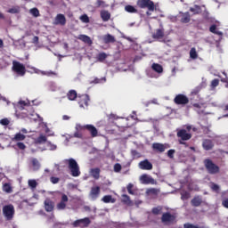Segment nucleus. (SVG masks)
<instances>
[{"label": "nucleus", "mask_w": 228, "mask_h": 228, "mask_svg": "<svg viewBox=\"0 0 228 228\" xmlns=\"http://www.w3.org/2000/svg\"><path fill=\"white\" fill-rule=\"evenodd\" d=\"M83 130L76 129V132L74 133L75 138H83V134L81 133Z\"/></svg>", "instance_id": "nucleus-47"}, {"label": "nucleus", "mask_w": 228, "mask_h": 228, "mask_svg": "<svg viewBox=\"0 0 228 228\" xmlns=\"http://www.w3.org/2000/svg\"><path fill=\"white\" fill-rule=\"evenodd\" d=\"M90 96L88 94L78 95V104L80 108H88Z\"/></svg>", "instance_id": "nucleus-12"}, {"label": "nucleus", "mask_w": 228, "mask_h": 228, "mask_svg": "<svg viewBox=\"0 0 228 228\" xmlns=\"http://www.w3.org/2000/svg\"><path fill=\"white\" fill-rule=\"evenodd\" d=\"M203 164L208 174H210L211 175L220 174V167L215 164L211 159H205Z\"/></svg>", "instance_id": "nucleus-1"}, {"label": "nucleus", "mask_w": 228, "mask_h": 228, "mask_svg": "<svg viewBox=\"0 0 228 228\" xmlns=\"http://www.w3.org/2000/svg\"><path fill=\"white\" fill-rule=\"evenodd\" d=\"M209 31H210V33H216V25H212V26H210V28H209Z\"/></svg>", "instance_id": "nucleus-61"}, {"label": "nucleus", "mask_w": 228, "mask_h": 228, "mask_svg": "<svg viewBox=\"0 0 228 228\" xmlns=\"http://www.w3.org/2000/svg\"><path fill=\"white\" fill-rule=\"evenodd\" d=\"M45 209L47 213H51V211L54 209V202L49 199H46L45 200Z\"/></svg>", "instance_id": "nucleus-17"}, {"label": "nucleus", "mask_w": 228, "mask_h": 228, "mask_svg": "<svg viewBox=\"0 0 228 228\" xmlns=\"http://www.w3.org/2000/svg\"><path fill=\"white\" fill-rule=\"evenodd\" d=\"M224 77L221 78V82L222 83H227L228 82V78H227V73L226 72H223Z\"/></svg>", "instance_id": "nucleus-62"}, {"label": "nucleus", "mask_w": 228, "mask_h": 228, "mask_svg": "<svg viewBox=\"0 0 228 228\" xmlns=\"http://www.w3.org/2000/svg\"><path fill=\"white\" fill-rule=\"evenodd\" d=\"M191 204L193 208H199L202 204V198L195 196L191 200Z\"/></svg>", "instance_id": "nucleus-24"}, {"label": "nucleus", "mask_w": 228, "mask_h": 228, "mask_svg": "<svg viewBox=\"0 0 228 228\" xmlns=\"http://www.w3.org/2000/svg\"><path fill=\"white\" fill-rule=\"evenodd\" d=\"M38 37L37 36H35L34 37H33V39H32V42H33V44H38Z\"/></svg>", "instance_id": "nucleus-63"}, {"label": "nucleus", "mask_w": 228, "mask_h": 228, "mask_svg": "<svg viewBox=\"0 0 228 228\" xmlns=\"http://www.w3.org/2000/svg\"><path fill=\"white\" fill-rule=\"evenodd\" d=\"M142 184H155L156 180L148 175H142L140 177Z\"/></svg>", "instance_id": "nucleus-15"}, {"label": "nucleus", "mask_w": 228, "mask_h": 228, "mask_svg": "<svg viewBox=\"0 0 228 228\" xmlns=\"http://www.w3.org/2000/svg\"><path fill=\"white\" fill-rule=\"evenodd\" d=\"M32 166L34 167V168H40V162H38V159H33Z\"/></svg>", "instance_id": "nucleus-46"}, {"label": "nucleus", "mask_w": 228, "mask_h": 228, "mask_svg": "<svg viewBox=\"0 0 228 228\" xmlns=\"http://www.w3.org/2000/svg\"><path fill=\"white\" fill-rule=\"evenodd\" d=\"M191 195L190 192L188 191H183L181 193V199L182 200H188V199H190Z\"/></svg>", "instance_id": "nucleus-42"}, {"label": "nucleus", "mask_w": 228, "mask_h": 228, "mask_svg": "<svg viewBox=\"0 0 228 228\" xmlns=\"http://www.w3.org/2000/svg\"><path fill=\"white\" fill-rule=\"evenodd\" d=\"M161 222L162 224H175V216L170 212H166L162 214Z\"/></svg>", "instance_id": "nucleus-10"}, {"label": "nucleus", "mask_w": 228, "mask_h": 228, "mask_svg": "<svg viewBox=\"0 0 228 228\" xmlns=\"http://www.w3.org/2000/svg\"><path fill=\"white\" fill-rule=\"evenodd\" d=\"M174 154H175V150L171 149L167 151V157H169L170 159H174Z\"/></svg>", "instance_id": "nucleus-48"}, {"label": "nucleus", "mask_w": 228, "mask_h": 228, "mask_svg": "<svg viewBox=\"0 0 228 228\" xmlns=\"http://www.w3.org/2000/svg\"><path fill=\"white\" fill-rule=\"evenodd\" d=\"M106 58H108V54H106V53L102 52V53H98L97 55V60L98 61H104V60H106Z\"/></svg>", "instance_id": "nucleus-37"}, {"label": "nucleus", "mask_w": 228, "mask_h": 228, "mask_svg": "<svg viewBox=\"0 0 228 228\" xmlns=\"http://www.w3.org/2000/svg\"><path fill=\"white\" fill-rule=\"evenodd\" d=\"M158 193H159V189L150 188L146 190L147 195H158Z\"/></svg>", "instance_id": "nucleus-35"}, {"label": "nucleus", "mask_w": 228, "mask_h": 228, "mask_svg": "<svg viewBox=\"0 0 228 228\" xmlns=\"http://www.w3.org/2000/svg\"><path fill=\"white\" fill-rule=\"evenodd\" d=\"M50 181L53 184H58L60 183V178L56 177V176H52L50 178Z\"/></svg>", "instance_id": "nucleus-53"}, {"label": "nucleus", "mask_w": 228, "mask_h": 228, "mask_svg": "<svg viewBox=\"0 0 228 228\" xmlns=\"http://www.w3.org/2000/svg\"><path fill=\"white\" fill-rule=\"evenodd\" d=\"M178 138H181L179 141L180 145H185L188 140H191V134L188 133L185 129H181L177 132Z\"/></svg>", "instance_id": "nucleus-6"}, {"label": "nucleus", "mask_w": 228, "mask_h": 228, "mask_svg": "<svg viewBox=\"0 0 228 228\" xmlns=\"http://www.w3.org/2000/svg\"><path fill=\"white\" fill-rule=\"evenodd\" d=\"M77 39L84 42V44H87L88 45H92V44H94V42L92 41V38H90V37L86 35H83V34L79 35Z\"/></svg>", "instance_id": "nucleus-23"}, {"label": "nucleus", "mask_w": 228, "mask_h": 228, "mask_svg": "<svg viewBox=\"0 0 228 228\" xmlns=\"http://www.w3.org/2000/svg\"><path fill=\"white\" fill-rule=\"evenodd\" d=\"M3 213L7 220H12V218H13V215L15 214V208H13V205H5L3 208Z\"/></svg>", "instance_id": "nucleus-9"}, {"label": "nucleus", "mask_w": 228, "mask_h": 228, "mask_svg": "<svg viewBox=\"0 0 228 228\" xmlns=\"http://www.w3.org/2000/svg\"><path fill=\"white\" fill-rule=\"evenodd\" d=\"M121 197V202H123V204H126V206H133V201L127 194H123Z\"/></svg>", "instance_id": "nucleus-25"}, {"label": "nucleus", "mask_w": 228, "mask_h": 228, "mask_svg": "<svg viewBox=\"0 0 228 228\" xmlns=\"http://www.w3.org/2000/svg\"><path fill=\"white\" fill-rule=\"evenodd\" d=\"M190 12H191L193 15H200V13H202V8L200 5L195 4L193 7L190 8Z\"/></svg>", "instance_id": "nucleus-26"}, {"label": "nucleus", "mask_w": 228, "mask_h": 228, "mask_svg": "<svg viewBox=\"0 0 228 228\" xmlns=\"http://www.w3.org/2000/svg\"><path fill=\"white\" fill-rule=\"evenodd\" d=\"M67 97L69 101H76V99H77V92H76V90H70L67 94Z\"/></svg>", "instance_id": "nucleus-29"}, {"label": "nucleus", "mask_w": 228, "mask_h": 228, "mask_svg": "<svg viewBox=\"0 0 228 228\" xmlns=\"http://www.w3.org/2000/svg\"><path fill=\"white\" fill-rule=\"evenodd\" d=\"M151 69H152V70H154V72H157V74L163 73V66H161L160 64L153 63L151 65Z\"/></svg>", "instance_id": "nucleus-28"}, {"label": "nucleus", "mask_w": 228, "mask_h": 228, "mask_svg": "<svg viewBox=\"0 0 228 228\" xmlns=\"http://www.w3.org/2000/svg\"><path fill=\"white\" fill-rule=\"evenodd\" d=\"M200 90H202V86H198L194 89H192L191 94V95H198V94L200 93Z\"/></svg>", "instance_id": "nucleus-41"}, {"label": "nucleus", "mask_w": 228, "mask_h": 228, "mask_svg": "<svg viewBox=\"0 0 228 228\" xmlns=\"http://www.w3.org/2000/svg\"><path fill=\"white\" fill-rule=\"evenodd\" d=\"M66 163L68 164V168L71 172L72 177H79L81 175V171L79 170V165L77 161L74 159H66Z\"/></svg>", "instance_id": "nucleus-2"}, {"label": "nucleus", "mask_w": 228, "mask_h": 228, "mask_svg": "<svg viewBox=\"0 0 228 228\" xmlns=\"http://www.w3.org/2000/svg\"><path fill=\"white\" fill-rule=\"evenodd\" d=\"M102 81H106V78H94V80L93 81V83H94L95 85L99 84V83H102Z\"/></svg>", "instance_id": "nucleus-58"}, {"label": "nucleus", "mask_w": 228, "mask_h": 228, "mask_svg": "<svg viewBox=\"0 0 228 228\" xmlns=\"http://www.w3.org/2000/svg\"><path fill=\"white\" fill-rule=\"evenodd\" d=\"M190 58H191V60H197L199 58V53H197V49H195V47H192L190 50Z\"/></svg>", "instance_id": "nucleus-34"}, {"label": "nucleus", "mask_w": 228, "mask_h": 228, "mask_svg": "<svg viewBox=\"0 0 228 228\" xmlns=\"http://www.w3.org/2000/svg\"><path fill=\"white\" fill-rule=\"evenodd\" d=\"M28 186H30V188H35L37 186V181L36 180H29L28 181Z\"/></svg>", "instance_id": "nucleus-57"}, {"label": "nucleus", "mask_w": 228, "mask_h": 228, "mask_svg": "<svg viewBox=\"0 0 228 228\" xmlns=\"http://www.w3.org/2000/svg\"><path fill=\"white\" fill-rule=\"evenodd\" d=\"M12 70L15 72L18 76H25L26 75V66L20 63V61H13Z\"/></svg>", "instance_id": "nucleus-5"}, {"label": "nucleus", "mask_w": 228, "mask_h": 228, "mask_svg": "<svg viewBox=\"0 0 228 228\" xmlns=\"http://www.w3.org/2000/svg\"><path fill=\"white\" fill-rule=\"evenodd\" d=\"M190 20H191V16L190 15L189 12L182 13V17L180 20V22H182V24H188Z\"/></svg>", "instance_id": "nucleus-22"}, {"label": "nucleus", "mask_w": 228, "mask_h": 228, "mask_svg": "<svg viewBox=\"0 0 228 228\" xmlns=\"http://www.w3.org/2000/svg\"><path fill=\"white\" fill-rule=\"evenodd\" d=\"M132 156L134 158H140V152H138V151H136V150H134V151H132Z\"/></svg>", "instance_id": "nucleus-60"}, {"label": "nucleus", "mask_w": 228, "mask_h": 228, "mask_svg": "<svg viewBox=\"0 0 228 228\" xmlns=\"http://www.w3.org/2000/svg\"><path fill=\"white\" fill-rule=\"evenodd\" d=\"M102 202H104L105 204H110V202L111 204L115 203V200L113 199V197L111 195H105L103 196V198L102 199Z\"/></svg>", "instance_id": "nucleus-32"}, {"label": "nucleus", "mask_w": 228, "mask_h": 228, "mask_svg": "<svg viewBox=\"0 0 228 228\" xmlns=\"http://www.w3.org/2000/svg\"><path fill=\"white\" fill-rule=\"evenodd\" d=\"M24 140H26V135L20 133L16 134L12 138V142H24Z\"/></svg>", "instance_id": "nucleus-31"}, {"label": "nucleus", "mask_w": 228, "mask_h": 228, "mask_svg": "<svg viewBox=\"0 0 228 228\" xmlns=\"http://www.w3.org/2000/svg\"><path fill=\"white\" fill-rule=\"evenodd\" d=\"M175 104H177L178 106H186L188 102H190V99L188 96L179 94L174 98Z\"/></svg>", "instance_id": "nucleus-7"}, {"label": "nucleus", "mask_w": 228, "mask_h": 228, "mask_svg": "<svg viewBox=\"0 0 228 228\" xmlns=\"http://www.w3.org/2000/svg\"><path fill=\"white\" fill-rule=\"evenodd\" d=\"M163 37H165V31H163V28H158L155 33L152 34V38L155 40H161Z\"/></svg>", "instance_id": "nucleus-19"}, {"label": "nucleus", "mask_w": 228, "mask_h": 228, "mask_svg": "<svg viewBox=\"0 0 228 228\" xmlns=\"http://www.w3.org/2000/svg\"><path fill=\"white\" fill-rule=\"evenodd\" d=\"M29 13H31L33 17H40V11H38V8L37 7L30 9Z\"/></svg>", "instance_id": "nucleus-38"}, {"label": "nucleus", "mask_w": 228, "mask_h": 228, "mask_svg": "<svg viewBox=\"0 0 228 228\" xmlns=\"http://www.w3.org/2000/svg\"><path fill=\"white\" fill-rule=\"evenodd\" d=\"M105 44H113L115 42V37L108 34L104 38Z\"/></svg>", "instance_id": "nucleus-36"}, {"label": "nucleus", "mask_w": 228, "mask_h": 228, "mask_svg": "<svg viewBox=\"0 0 228 228\" xmlns=\"http://www.w3.org/2000/svg\"><path fill=\"white\" fill-rule=\"evenodd\" d=\"M91 175L94 179H99L101 176V169L99 167L91 169Z\"/></svg>", "instance_id": "nucleus-30"}, {"label": "nucleus", "mask_w": 228, "mask_h": 228, "mask_svg": "<svg viewBox=\"0 0 228 228\" xmlns=\"http://www.w3.org/2000/svg\"><path fill=\"white\" fill-rule=\"evenodd\" d=\"M214 35H218L219 37H223L224 33L222 31L216 30V32H214Z\"/></svg>", "instance_id": "nucleus-64"}, {"label": "nucleus", "mask_w": 228, "mask_h": 228, "mask_svg": "<svg viewBox=\"0 0 228 228\" xmlns=\"http://www.w3.org/2000/svg\"><path fill=\"white\" fill-rule=\"evenodd\" d=\"M222 206H223L224 208H225L226 209H228V198L223 200V201H222Z\"/></svg>", "instance_id": "nucleus-59"}, {"label": "nucleus", "mask_w": 228, "mask_h": 228, "mask_svg": "<svg viewBox=\"0 0 228 228\" xmlns=\"http://www.w3.org/2000/svg\"><path fill=\"white\" fill-rule=\"evenodd\" d=\"M55 24H60L61 26H65L67 24V18L65 15L60 13L55 17Z\"/></svg>", "instance_id": "nucleus-18"}, {"label": "nucleus", "mask_w": 228, "mask_h": 228, "mask_svg": "<svg viewBox=\"0 0 228 228\" xmlns=\"http://www.w3.org/2000/svg\"><path fill=\"white\" fill-rule=\"evenodd\" d=\"M138 167L141 170H152V163L149 159L139 162Z\"/></svg>", "instance_id": "nucleus-14"}, {"label": "nucleus", "mask_w": 228, "mask_h": 228, "mask_svg": "<svg viewBox=\"0 0 228 228\" xmlns=\"http://www.w3.org/2000/svg\"><path fill=\"white\" fill-rule=\"evenodd\" d=\"M125 10L128 12V13H138V9L134 8V6L133 5H126L125 6Z\"/></svg>", "instance_id": "nucleus-33"}, {"label": "nucleus", "mask_w": 228, "mask_h": 228, "mask_svg": "<svg viewBox=\"0 0 228 228\" xmlns=\"http://www.w3.org/2000/svg\"><path fill=\"white\" fill-rule=\"evenodd\" d=\"M202 146L205 151H211V149L215 147V144H213V141L209 139H205L203 141Z\"/></svg>", "instance_id": "nucleus-20"}, {"label": "nucleus", "mask_w": 228, "mask_h": 228, "mask_svg": "<svg viewBox=\"0 0 228 228\" xmlns=\"http://www.w3.org/2000/svg\"><path fill=\"white\" fill-rule=\"evenodd\" d=\"M138 8L149 10V12H154L156 10V5L152 0H137L136 3Z\"/></svg>", "instance_id": "nucleus-3"}, {"label": "nucleus", "mask_w": 228, "mask_h": 228, "mask_svg": "<svg viewBox=\"0 0 228 228\" xmlns=\"http://www.w3.org/2000/svg\"><path fill=\"white\" fill-rule=\"evenodd\" d=\"M16 146L18 147V149H20V151H24L26 149V144L21 142H17Z\"/></svg>", "instance_id": "nucleus-49"}, {"label": "nucleus", "mask_w": 228, "mask_h": 228, "mask_svg": "<svg viewBox=\"0 0 228 228\" xmlns=\"http://www.w3.org/2000/svg\"><path fill=\"white\" fill-rule=\"evenodd\" d=\"M218 85H220V80L218 78H215L214 80H212L211 82L212 88H216Z\"/></svg>", "instance_id": "nucleus-45"}, {"label": "nucleus", "mask_w": 228, "mask_h": 228, "mask_svg": "<svg viewBox=\"0 0 228 228\" xmlns=\"http://www.w3.org/2000/svg\"><path fill=\"white\" fill-rule=\"evenodd\" d=\"M161 211H163V207H156V208H153L151 212L153 215H159L161 213Z\"/></svg>", "instance_id": "nucleus-40"}, {"label": "nucleus", "mask_w": 228, "mask_h": 228, "mask_svg": "<svg viewBox=\"0 0 228 228\" xmlns=\"http://www.w3.org/2000/svg\"><path fill=\"white\" fill-rule=\"evenodd\" d=\"M67 202H69V196H67L65 193H61V201L56 206L57 209H59V211L66 209Z\"/></svg>", "instance_id": "nucleus-11"}, {"label": "nucleus", "mask_w": 228, "mask_h": 228, "mask_svg": "<svg viewBox=\"0 0 228 228\" xmlns=\"http://www.w3.org/2000/svg\"><path fill=\"white\" fill-rule=\"evenodd\" d=\"M92 224V221L89 217H85L83 219H77L72 223L73 227H81V228H86L88 225Z\"/></svg>", "instance_id": "nucleus-8"}, {"label": "nucleus", "mask_w": 228, "mask_h": 228, "mask_svg": "<svg viewBox=\"0 0 228 228\" xmlns=\"http://www.w3.org/2000/svg\"><path fill=\"white\" fill-rule=\"evenodd\" d=\"M210 188H211V190H212L213 191H216V192L220 191V185H218V184H216V183H211Z\"/></svg>", "instance_id": "nucleus-44"}, {"label": "nucleus", "mask_w": 228, "mask_h": 228, "mask_svg": "<svg viewBox=\"0 0 228 228\" xmlns=\"http://www.w3.org/2000/svg\"><path fill=\"white\" fill-rule=\"evenodd\" d=\"M89 195L92 200H97V199H99V195H101V187H92Z\"/></svg>", "instance_id": "nucleus-13"}, {"label": "nucleus", "mask_w": 228, "mask_h": 228, "mask_svg": "<svg viewBox=\"0 0 228 228\" xmlns=\"http://www.w3.org/2000/svg\"><path fill=\"white\" fill-rule=\"evenodd\" d=\"M100 16H101V19L103 20V22H108V20H110V19H111V13H110L106 10L101 11Z\"/></svg>", "instance_id": "nucleus-21"}, {"label": "nucleus", "mask_w": 228, "mask_h": 228, "mask_svg": "<svg viewBox=\"0 0 228 228\" xmlns=\"http://www.w3.org/2000/svg\"><path fill=\"white\" fill-rule=\"evenodd\" d=\"M106 3L103 0H97L96 2V6L97 8H101V6H102V8H104L106 5Z\"/></svg>", "instance_id": "nucleus-51"}, {"label": "nucleus", "mask_w": 228, "mask_h": 228, "mask_svg": "<svg viewBox=\"0 0 228 228\" xmlns=\"http://www.w3.org/2000/svg\"><path fill=\"white\" fill-rule=\"evenodd\" d=\"M126 190L130 195H134V191H133V183H129L126 186Z\"/></svg>", "instance_id": "nucleus-50"}, {"label": "nucleus", "mask_w": 228, "mask_h": 228, "mask_svg": "<svg viewBox=\"0 0 228 228\" xmlns=\"http://www.w3.org/2000/svg\"><path fill=\"white\" fill-rule=\"evenodd\" d=\"M0 124L2 126H9L10 120L8 118H3V119L0 120Z\"/></svg>", "instance_id": "nucleus-55"}, {"label": "nucleus", "mask_w": 228, "mask_h": 228, "mask_svg": "<svg viewBox=\"0 0 228 228\" xmlns=\"http://www.w3.org/2000/svg\"><path fill=\"white\" fill-rule=\"evenodd\" d=\"M8 13H19L20 10L19 7H12L11 9H9Z\"/></svg>", "instance_id": "nucleus-54"}, {"label": "nucleus", "mask_w": 228, "mask_h": 228, "mask_svg": "<svg viewBox=\"0 0 228 228\" xmlns=\"http://www.w3.org/2000/svg\"><path fill=\"white\" fill-rule=\"evenodd\" d=\"M47 142V136L44 134H40L36 140L35 143L37 145H42V143H45Z\"/></svg>", "instance_id": "nucleus-27"}, {"label": "nucleus", "mask_w": 228, "mask_h": 228, "mask_svg": "<svg viewBox=\"0 0 228 228\" xmlns=\"http://www.w3.org/2000/svg\"><path fill=\"white\" fill-rule=\"evenodd\" d=\"M76 129H77L78 131H83V130L86 129V131L90 132V134L93 138H95V136H97V134H99V131L97 130V128L95 126H94V125L82 126L81 124H77Z\"/></svg>", "instance_id": "nucleus-4"}, {"label": "nucleus", "mask_w": 228, "mask_h": 228, "mask_svg": "<svg viewBox=\"0 0 228 228\" xmlns=\"http://www.w3.org/2000/svg\"><path fill=\"white\" fill-rule=\"evenodd\" d=\"M151 147L156 152H165L167 151V145L159 142H154Z\"/></svg>", "instance_id": "nucleus-16"}, {"label": "nucleus", "mask_w": 228, "mask_h": 228, "mask_svg": "<svg viewBox=\"0 0 228 228\" xmlns=\"http://www.w3.org/2000/svg\"><path fill=\"white\" fill-rule=\"evenodd\" d=\"M122 170V166L119 163H117L114 165V171L115 172H120Z\"/></svg>", "instance_id": "nucleus-56"}, {"label": "nucleus", "mask_w": 228, "mask_h": 228, "mask_svg": "<svg viewBox=\"0 0 228 228\" xmlns=\"http://www.w3.org/2000/svg\"><path fill=\"white\" fill-rule=\"evenodd\" d=\"M3 190L4 191H5V193H12V185H10V183H4L3 186Z\"/></svg>", "instance_id": "nucleus-39"}, {"label": "nucleus", "mask_w": 228, "mask_h": 228, "mask_svg": "<svg viewBox=\"0 0 228 228\" xmlns=\"http://www.w3.org/2000/svg\"><path fill=\"white\" fill-rule=\"evenodd\" d=\"M47 147L49 148V151H56L57 149V146L51 142H47Z\"/></svg>", "instance_id": "nucleus-52"}, {"label": "nucleus", "mask_w": 228, "mask_h": 228, "mask_svg": "<svg viewBox=\"0 0 228 228\" xmlns=\"http://www.w3.org/2000/svg\"><path fill=\"white\" fill-rule=\"evenodd\" d=\"M80 20L86 24H88V22H90V18H88V15L83 14L80 16Z\"/></svg>", "instance_id": "nucleus-43"}]
</instances>
